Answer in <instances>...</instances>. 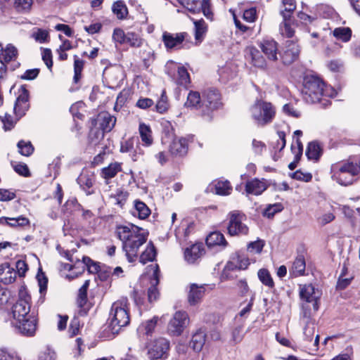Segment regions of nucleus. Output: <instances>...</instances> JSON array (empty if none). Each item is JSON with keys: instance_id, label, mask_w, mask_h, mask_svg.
<instances>
[{"instance_id": "obj_40", "label": "nucleus", "mask_w": 360, "mask_h": 360, "mask_svg": "<svg viewBox=\"0 0 360 360\" xmlns=\"http://www.w3.org/2000/svg\"><path fill=\"white\" fill-rule=\"evenodd\" d=\"M281 15H283L284 20L280 25V33L282 36L285 37L291 38L294 36L295 30L287 21L288 18V15L285 14L284 12H282Z\"/></svg>"}, {"instance_id": "obj_54", "label": "nucleus", "mask_w": 360, "mask_h": 360, "mask_svg": "<svg viewBox=\"0 0 360 360\" xmlns=\"http://www.w3.org/2000/svg\"><path fill=\"white\" fill-rule=\"evenodd\" d=\"M36 278L39 287V292L41 295H44L47 288L48 278L44 271H38Z\"/></svg>"}, {"instance_id": "obj_61", "label": "nucleus", "mask_w": 360, "mask_h": 360, "mask_svg": "<svg viewBox=\"0 0 360 360\" xmlns=\"http://www.w3.org/2000/svg\"><path fill=\"white\" fill-rule=\"evenodd\" d=\"M310 318L307 319L306 326L304 328V335L306 340L311 341L313 339L314 333L315 331V327L314 323L309 321Z\"/></svg>"}, {"instance_id": "obj_29", "label": "nucleus", "mask_w": 360, "mask_h": 360, "mask_svg": "<svg viewBox=\"0 0 360 360\" xmlns=\"http://www.w3.org/2000/svg\"><path fill=\"white\" fill-rule=\"evenodd\" d=\"M139 132L144 146H150L153 143L152 131L150 127L145 123H141L139 127Z\"/></svg>"}, {"instance_id": "obj_13", "label": "nucleus", "mask_w": 360, "mask_h": 360, "mask_svg": "<svg viewBox=\"0 0 360 360\" xmlns=\"http://www.w3.org/2000/svg\"><path fill=\"white\" fill-rule=\"evenodd\" d=\"M103 77L110 87L114 88L120 85L124 79V72L120 66L112 65L104 69Z\"/></svg>"}, {"instance_id": "obj_45", "label": "nucleus", "mask_w": 360, "mask_h": 360, "mask_svg": "<svg viewBox=\"0 0 360 360\" xmlns=\"http://www.w3.org/2000/svg\"><path fill=\"white\" fill-rule=\"evenodd\" d=\"M169 107V103L168 101V97L166 95V91L165 90H162L161 96L155 105L156 111L159 113L162 114L168 110Z\"/></svg>"}, {"instance_id": "obj_14", "label": "nucleus", "mask_w": 360, "mask_h": 360, "mask_svg": "<svg viewBox=\"0 0 360 360\" xmlns=\"http://www.w3.org/2000/svg\"><path fill=\"white\" fill-rule=\"evenodd\" d=\"M116 117L108 112L103 111L98 113L96 118L91 120L92 126L98 127L105 133L110 132L115 125Z\"/></svg>"}, {"instance_id": "obj_37", "label": "nucleus", "mask_w": 360, "mask_h": 360, "mask_svg": "<svg viewBox=\"0 0 360 360\" xmlns=\"http://www.w3.org/2000/svg\"><path fill=\"white\" fill-rule=\"evenodd\" d=\"M354 277V276L351 271H342L339 276L336 288L338 290H344L351 283Z\"/></svg>"}, {"instance_id": "obj_22", "label": "nucleus", "mask_w": 360, "mask_h": 360, "mask_svg": "<svg viewBox=\"0 0 360 360\" xmlns=\"http://www.w3.org/2000/svg\"><path fill=\"white\" fill-rule=\"evenodd\" d=\"M205 254V249L202 243H195L187 248L184 251V258L190 264L195 263Z\"/></svg>"}, {"instance_id": "obj_7", "label": "nucleus", "mask_w": 360, "mask_h": 360, "mask_svg": "<svg viewBox=\"0 0 360 360\" xmlns=\"http://www.w3.org/2000/svg\"><path fill=\"white\" fill-rule=\"evenodd\" d=\"M251 116L258 126L264 127L272 122L276 110L273 105L262 100H257L250 108Z\"/></svg>"}, {"instance_id": "obj_56", "label": "nucleus", "mask_w": 360, "mask_h": 360, "mask_svg": "<svg viewBox=\"0 0 360 360\" xmlns=\"http://www.w3.org/2000/svg\"><path fill=\"white\" fill-rule=\"evenodd\" d=\"M264 246V242L262 240H257L251 242L248 245V250L254 254H259L262 251Z\"/></svg>"}, {"instance_id": "obj_48", "label": "nucleus", "mask_w": 360, "mask_h": 360, "mask_svg": "<svg viewBox=\"0 0 360 360\" xmlns=\"http://www.w3.org/2000/svg\"><path fill=\"white\" fill-rule=\"evenodd\" d=\"M17 146L19 150V153L24 156H30L34 152V146L30 141H25L21 140L18 141Z\"/></svg>"}, {"instance_id": "obj_35", "label": "nucleus", "mask_w": 360, "mask_h": 360, "mask_svg": "<svg viewBox=\"0 0 360 360\" xmlns=\"http://www.w3.org/2000/svg\"><path fill=\"white\" fill-rule=\"evenodd\" d=\"M77 183L86 191L87 195L91 193V192L87 191L91 188L94 185V179L93 175L88 174H81L77 179Z\"/></svg>"}, {"instance_id": "obj_8", "label": "nucleus", "mask_w": 360, "mask_h": 360, "mask_svg": "<svg viewBox=\"0 0 360 360\" xmlns=\"http://www.w3.org/2000/svg\"><path fill=\"white\" fill-rule=\"evenodd\" d=\"M189 323L190 319L188 313L182 310L176 311L168 322L167 333L170 336L179 337L183 334Z\"/></svg>"}, {"instance_id": "obj_16", "label": "nucleus", "mask_w": 360, "mask_h": 360, "mask_svg": "<svg viewBox=\"0 0 360 360\" xmlns=\"http://www.w3.org/2000/svg\"><path fill=\"white\" fill-rule=\"evenodd\" d=\"M300 48L297 42L293 40L286 41V47L281 56L282 61L285 65H290L296 60L300 55Z\"/></svg>"}, {"instance_id": "obj_11", "label": "nucleus", "mask_w": 360, "mask_h": 360, "mask_svg": "<svg viewBox=\"0 0 360 360\" xmlns=\"http://www.w3.org/2000/svg\"><path fill=\"white\" fill-rule=\"evenodd\" d=\"M245 215L239 211L231 212L228 215V233L231 236H245L248 233V227L243 223Z\"/></svg>"}, {"instance_id": "obj_9", "label": "nucleus", "mask_w": 360, "mask_h": 360, "mask_svg": "<svg viewBox=\"0 0 360 360\" xmlns=\"http://www.w3.org/2000/svg\"><path fill=\"white\" fill-rule=\"evenodd\" d=\"M220 94L216 89H208L203 93L202 117L211 120L212 112L220 105Z\"/></svg>"}, {"instance_id": "obj_38", "label": "nucleus", "mask_w": 360, "mask_h": 360, "mask_svg": "<svg viewBox=\"0 0 360 360\" xmlns=\"http://www.w3.org/2000/svg\"><path fill=\"white\" fill-rule=\"evenodd\" d=\"M26 271H18L20 276H25ZM18 271H0V283L8 285L13 283L17 277Z\"/></svg>"}, {"instance_id": "obj_32", "label": "nucleus", "mask_w": 360, "mask_h": 360, "mask_svg": "<svg viewBox=\"0 0 360 360\" xmlns=\"http://www.w3.org/2000/svg\"><path fill=\"white\" fill-rule=\"evenodd\" d=\"M306 155L309 160L317 161L321 155V148L316 141L310 142L306 150Z\"/></svg>"}, {"instance_id": "obj_3", "label": "nucleus", "mask_w": 360, "mask_h": 360, "mask_svg": "<svg viewBox=\"0 0 360 360\" xmlns=\"http://www.w3.org/2000/svg\"><path fill=\"white\" fill-rule=\"evenodd\" d=\"M302 94L304 100L309 103H316L323 101L324 106L330 103L325 97L335 96L333 89L326 86L325 83L318 77L307 75L304 77Z\"/></svg>"}, {"instance_id": "obj_57", "label": "nucleus", "mask_w": 360, "mask_h": 360, "mask_svg": "<svg viewBox=\"0 0 360 360\" xmlns=\"http://www.w3.org/2000/svg\"><path fill=\"white\" fill-rule=\"evenodd\" d=\"M128 197V193L122 190H117L115 195H111L110 198H113L115 201V204L122 207L125 203Z\"/></svg>"}, {"instance_id": "obj_24", "label": "nucleus", "mask_w": 360, "mask_h": 360, "mask_svg": "<svg viewBox=\"0 0 360 360\" xmlns=\"http://www.w3.org/2000/svg\"><path fill=\"white\" fill-rule=\"evenodd\" d=\"M267 188L264 179L259 180L257 178L248 181L245 184V191L248 194L255 195H261Z\"/></svg>"}, {"instance_id": "obj_42", "label": "nucleus", "mask_w": 360, "mask_h": 360, "mask_svg": "<svg viewBox=\"0 0 360 360\" xmlns=\"http://www.w3.org/2000/svg\"><path fill=\"white\" fill-rule=\"evenodd\" d=\"M195 39L198 42H201L207 32V25L203 20H195Z\"/></svg>"}, {"instance_id": "obj_31", "label": "nucleus", "mask_w": 360, "mask_h": 360, "mask_svg": "<svg viewBox=\"0 0 360 360\" xmlns=\"http://www.w3.org/2000/svg\"><path fill=\"white\" fill-rule=\"evenodd\" d=\"M202 103L200 94L198 91H191L185 103V106L190 108H200L202 110Z\"/></svg>"}, {"instance_id": "obj_50", "label": "nucleus", "mask_w": 360, "mask_h": 360, "mask_svg": "<svg viewBox=\"0 0 360 360\" xmlns=\"http://www.w3.org/2000/svg\"><path fill=\"white\" fill-rule=\"evenodd\" d=\"M126 44H129L131 47H140L143 44V39L141 37L134 32H127L126 35Z\"/></svg>"}, {"instance_id": "obj_52", "label": "nucleus", "mask_w": 360, "mask_h": 360, "mask_svg": "<svg viewBox=\"0 0 360 360\" xmlns=\"http://www.w3.org/2000/svg\"><path fill=\"white\" fill-rule=\"evenodd\" d=\"M283 210V206L281 203H275L269 205L263 212V215L268 218H271L275 214L281 212Z\"/></svg>"}, {"instance_id": "obj_5", "label": "nucleus", "mask_w": 360, "mask_h": 360, "mask_svg": "<svg viewBox=\"0 0 360 360\" xmlns=\"http://www.w3.org/2000/svg\"><path fill=\"white\" fill-rule=\"evenodd\" d=\"M300 297L302 304V314L304 319H309L319 308L321 292L311 284L300 285Z\"/></svg>"}, {"instance_id": "obj_26", "label": "nucleus", "mask_w": 360, "mask_h": 360, "mask_svg": "<svg viewBox=\"0 0 360 360\" xmlns=\"http://www.w3.org/2000/svg\"><path fill=\"white\" fill-rule=\"evenodd\" d=\"M159 320V316H154L152 319L141 323L137 329L138 333L147 336L152 335Z\"/></svg>"}, {"instance_id": "obj_63", "label": "nucleus", "mask_w": 360, "mask_h": 360, "mask_svg": "<svg viewBox=\"0 0 360 360\" xmlns=\"http://www.w3.org/2000/svg\"><path fill=\"white\" fill-rule=\"evenodd\" d=\"M283 4L285 6V9L281 12H284L288 15V18L290 17V14L295 11L296 8V3L295 0H283Z\"/></svg>"}, {"instance_id": "obj_39", "label": "nucleus", "mask_w": 360, "mask_h": 360, "mask_svg": "<svg viewBox=\"0 0 360 360\" xmlns=\"http://www.w3.org/2000/svg\"><path fill=\"white\" fill-rule=\"evenodd\" d=\"M156 257V250L153 244L150 242L147 245L145 251L140 256V262L146 264L148 262H152Z\"/></svg>"}, {"instance_id": "obj_10", "label": "nucleus", "mask_w": 360, "mask_h": 360, "mask_svg": "<svg viewBox=\"0 0 360 360\" xmlns=\"http://www.w3.org/2000/svg\"><path fill=\"white\" fill-rule=\"evenodd\" d=\"M170 349V342L165 338H158L148 345V356L150 360L166 359Z\"/></svg>"}, {"instance_id": "obj_36", "label": "nucleus", "mask_w": 360, "mask_h": 360, "mask_svg": "<svg viewBox=\"0 0 360 360\" xmlns=\"http://www.w3.org/2000/svg\"><path fill=\"white\" fill-rule=\"evenodd\" d=\"M317 14L323 18H334L337 16V13L334 8L327 4H319L316 7Z\"/></svg>"}, {"instance_id": "obj_53", "label": "nucleus", "mask_w": 360, "mask_h": 360, "mask_svg": "<svg viewBox=\"0 0 360 360\" xmlns=\"http://www.w3.org/2000/svg\"><path fill=\"white\" fill-rule=\"evenodd\" d=\"M135 139L131 138L128 140H126L125 141L122 142L121 143L120 146V151L122 153H129L132 152L133 150L135 152V153H137V150L134 149ZM136 154L134 155L133 160H136Z\"/></svg>"}, {"instance_id": "obj_27", "label": "nucleus", "mask_w": 360, "mask_h": 360, "mask_svg": "<svg viewBox=\"0 0 360 360\" xmlns=\"http://www.w3.org/2000/svg\"><path fill=\"white\" fill-rule=\"evenodd\" d=\"M206 245L208 247L222 246L225 248L228 245V243L221 233L214 231L207 236Z\"/></svg>"}, {"instance_id": "obj_59", "label": "nucleus", "mask_w": 360, "mask_h": 360, "mask_svg": "<svg viewBox=\"0 0 360 360\" xmlns=\"http://www.w3.org/2000/svg\"><path fill=\"white\" fill-rule=\"evenodd\" d=\"M258 277L264 285L270 288H272L274 285V283L269 274V271H258Z\"/></svg>"}, {"instance_id": "obj_1", "label": "nucleus", "mask_w": 360, "mask_h": 360, "mask_svg": "<svg viewBox=\"0 0 360 360\" xmlns=\"http://www.w3.org/2000/svg\"><path fill=\"white\" fill-rule=\"evenodd\" d=\"M31 297L25 290H20L19 298L11 310V325L18 331L27 337L33 336L37 330V319L30 312Z\"/></svg>"}, {"instance_id": "obj_58", "label": "nucleus", "mask_w": 360, "mask_h": 360, "mask_svg": "<svg viewBox=\"0 0 360 360\" xmlns=\"http://www.w3.org/2000/svg\"><path fill=\"white\" fill-rule=\"evenodd\" d=\"M290 176L296 180L302 181L304 182H309L312 179V175L309 172H302L301 170H297L296 172L292 173Z\"/></svg>"}, {"instance_id": "obj_4", "label": "nucleus", "mask_w": 360, "mask_h": 360, "mask_svg": "<svg viewBox=\"0 0 360 360\" xmlns=\"http://www.w3.org/2000/svg\"><path fill=\"white\" fill-rule=\"evenodd\" d=\"M110 320L108 328L112 335L117 334L122 327L127 326L129 323L130 318L127 298H122L112 304Z\"/></svg>"}, {"instance_id": "obj_28", "label": "nucleus", "mask_w": 360, "mask_h": 360, "mask_svg": "<svg viewBox=\"0 0 360 360\" xmlns=\"http://www.w3.org/2000/svg\"><path fill=\"white\" fill-rule=\"evenodd\" d=\"M30 223L29 219L22 216H19L15 218H10L6 217H0V224L7 225L10 227L15 228V227H22L28 225Z\"/></svg>"}, {"instance_id": "obj_34", "label": "nucleus", "mask_w": 360, "mask_h": 360, "mask_svg": "<svg viewBox=\"0 0 360 360\" xmlns=\"http://www.w3.org/2000/svg\"><path fill=\"white\" fill-rule=\"evenodd\" d=\"M134 209L133 214L136 215L137 214L141 219H145L150 214V210L141 200H136L134 201Z\"/></svg>"}, {"instance_id": "obj_21", "label": "nucleus", "mask_w": 360, "mask_h": 360, "mask_svg": "<svg viewBox=\"0 0 360 360\" xmlns=\"http://www.w3.org/2000/svg\"><path fill=\"white\" fill-rule=\"evenodd\" d=\"M68 267V270H72L73 269H82V270H91V268H94V270H101L103 268L100 262H94L90 257L84 256L82 260H77L74 264H66L65 268Z\"/></svg>"}, {"instance_id": "obj_25", "label": "nucleus", "mask_w": 360, "mask_h": 360, "mask_svg": "<svg viewBox=\"0 0 360 360\" xmlns=\"http://www.w3.org/2000/svg\"><path fill=\"white\" fill-rule=\"evenodd\" d=\"M206 338L207 335L204 330L201 328L197 330L192 335L190 346L194 351L200 352L205 345Z\"/></svg>"}, {"instance_id": "obj_19", "label": "nucleus", "mask_w": 360, "mask_h": 360, "mask_svg": "<svg viewBox=\"0 0 360 360\" xmlns=\"http://www.w3.org/2000/svg\"><path fill=\"white\" fill-rule=\"evenodd\" d=\"M186 36V32L171 34L165 32L162 34V41L167 50L172 49L181 45Z\"/></svg>"}, {"instance_id": "obj_6", "label": "nucleus", "mask_w": 360, "mask_h": 360, "mask_svg": "<svg viewBox=\"0 0 360 360\" xmlns=\"http://www.w3.org/2000/svg\"><path fill=\"white\" fill-rule=\"evenodd\" d=\"M331 174L333 179L339 184L348 186L354 182L356 176L359 175V167L354 162L342 161L331 166Z\"/></svg>"}, {"instance_id": "obj_64", "label": "nucleus", "mask_w": 360, "mask_h": 360, "mask_svg": "<svg viewBox=\"0 0 360 360\" xmlns=\"http://www.w3.org/2000/svg\"><path fill=\"white\" fill-rule=\"evenodd\" d=\"M32 36L37 41L44 43L47 41L49 32L42 29H37V32H34Z\"/></svg>"}, {"instance_id": "obj_15", "label": "nucleus", "mask_w": 360, "mask_h": 360, "mask_svg": "<svg viewBox=\"0 0 360 360\" xmlns=\"http://www.w3.org/2000/svg\"><path fill=\"white\" fill-rule=\"evenodd\" d=\"M29 108V92L24 86H22L20 89V94L15 101L13 110L16 116L21 117L25 114Z\"/></svg>"}, {"instance_id": "obj_12", "label": "nucleus", "mask_w": 360, "mask_h": 360, "mask_svg": "<svg viewBox=\"0 0 360 360\" xmlns=\"http://www.w3.org/2000/svg\"><path fill=\"white\" fill-rule=\"evenodd\" d=\"M159 272L148 271L142 274L140 278L143 284L150 285L148 290V300L150 303L156 302L160 297V292L157 288L159 283Z\"/></svg>"}, {"instance_id": "obj_30", "label": "nucleus", "mask_w": 360, "mask_h": 360, "mask_svg": "<svg viewBox=\"0 0 360 360\" xmlns=\"http://www.w3.org/2000/svg\"><path fill=\"white\" fill-rule=\"evenodd\" d=\"M248 52L251 58L252 63L254 66L259 68L266 67L265 58L261 55L259 51L255 47H250Z\"/></svg>"}, {"instance_id": "obj_18", "label": "nucleus", "mask_w": 360, "mask_h": 360, "mask_svg": "<svg viewBox=\"0 0 360 360\" xmlns=\"http://www.w3.org/2000/svg\"><path fill=\"white\" fill-rule=\"evenodd\" d=\"M250 264V260L248 257L236 254L231 256L224 270H245Z\"/></svg>"}, {"instance_id": "obj_49", "label": "nucleus", "mask_w": 360, "mask_h": 360, "mask_svg": "<svg viewBox=\"0 0 360 360\" xmlns=\"http://www.w3.org/2000/svg\"><path fill=\"white\" fill-rule=\"evenodd\" d=\"M231 190L232 187L228 181H219L215 184V192L218 195H229Z\"/></svg>"}, {"instance_id": "obj_20", "label": "nucleus", "mask_w": 360, "mask_h": 360, "mask_svg": "<svg viewBox=\"0 0 360 360\" xmlns=\"http://www.w3.org/2000/svg\"><path fill=\"white\" fill-rule=\"evenodd\" d=\"M259 46L266 56V58L272 61L278 60V44L274 39H263L259 42Z\"/></svg>"}, {"instance_id": "obj_47", "label": "nucleus", "mask_w": 360, "mask_h": 360, "mask_svg": "<svg viewBox=\"0 0 360 360\" xmlns=\"http://www.w3.org/2000/svg\"><path fill=\"white\" fill-rule=\"evenodd\" d=\"M89 285V281H85L83 285L79 289L77 298V304L79 307H83L87 302V289Z\"/></svg>"}, {"instance_id": "obj_46", "label": "nucleus", "mask_w": 360, "mask_h": 360, "mask_svg": "<svg viewBox=\"0 0 360 360\" xmlns=\"http://www.w3.org/2000/svg\"><path fill=\"white\" fill-rule=\"evenodd\" d=\"M105 134L99 127L93 126L89 134V139L92 144L96 145L104 138Z\"/></svg>"}, {"instance_id": "obj_23", "label": "nucleus", "mask_w": 360, "mask_h": 360, "mask_svg": "<svg viewBox=\"0 0 360 360\" xmlns=\"http://www.w3.org/2000/svg\"><path fill=\"white\" fill-rule=\"evenodd\" d=\"M204 285H198L195 283L190 285L188 293V302L190 305L194 306L198 304L205 295Z\"/></svg>"}, {"instance_id": "obj_55", "label": "nucleus", "mask_w": 360, "mask_h": 360, "mask_svg": "<svg viewBox=\"0 0 360 360\" xmlns=\"http://www.w3.org/2000/svg\"><path fill=\"white\" fill-rule=\"evenodd\" d=\"M33 0H15V7L19 12H29L31 10Z\"/></svg>"}, {"instance_id": "obj_2", "label": "nucleus", "mask_w": 360, "mask_h": 360, "mask_svg": "<svg viewBox=\"0 0 360 360\" xmlns=\"http://www.w3.org/2000/svg\"><path fill=\"white\" fill-rule=\"evenodd\" d=\"M134 224L120 226L117 229V236L122 241L123 249L129 262L136 259L139 248L146 242L147 237Z\"/></svg>"}, {"instance_id": "obj_17", "label": "nucleus", "mask_w": 360, "mask_h": 360, "mask_svg": "<svg viewBox=\"0 0 360 360\" xmlns=\"http://www.w3.org/2000/svg\"><path fill=\"white\" fill-rule=\"evenodd\" d=\"M188 141L185 138H175L169 147V153L174 158L184 157L188 153Z\"/></svg>"}, {"instance_id": "obj_33", "label": "nucleus", "mask_w": 360, "mask_h": 360, "mask_svg": "<svg viewBox=\"0 0 360 360\" xmlns=\"http://www.w3.org/2000/svg\"><path fill=\"white\" fill-rule=\"evenodd\" d=\"M121 169L122 167L120 163L113 162L102 169L101 175L104 179H110L115 177Z\"/></svg>"}, {"instance_id": "obj_62", "label": "nucleus", "mask_w": 360, "mask_h": 360, "mask_svg": "<svg viewBox=\"0 0 360 360\" xmlns=\"http://www.w3.org/2000/svg\"><path fill=\"white\" fill-rule=\"evenodd\" d=\"M127 33H124L123 30L120 28H115L113 31L112 39L115 41L120 44H125Z\"/></svg>"}, {"instance_id": "obj_43", "label": "nucleus", "mask_w": 360, "mask_h": 360, "mask_svg": "<svg viewBox=\"0 0 360 360\" xmlns=\"http://www.w3.org/2000/svg\"><path fill=\"white\" fill-rule=\"evenodd\" d=\"M112 10L118 19L126 18L128 11L126 4L123 1H117L112 4Z\"/></svg>"}, {"instance_id": "obj_41", "label": "nucleus", "mask_w": 360, "mask_h": 360, "mask_svg": "<svg viewBox=\"0 0 360 360\" xmlns=\"http://www.w3.org/2000/svg\"><path fill=\"white\" fill-rule=\"evenodd\" d=\"M333 36L338 40L347 42L352 37V30L349 27H337L333 32Z\"/></svg>"}, {"instance_id": "obj_51", "label": "nucleus", "mask_w": 360, "mask_h": 360, "mask_svg": "<svg viewBox=\"0 0 360 360\" xmlns=\"http://www.w3.org/2000/svg\"><path fill=\"white\" fill-rule=\"evenodd\" d=\"M177 74V82L179 85L186 86L191 82L190 75L184 66L178 68Z\"/></svg>"}, {"instance_id": "obj_44", "label": "nucleus", "mask_w": 360, "mask_h": 360, "mask_svg": "<svg viewBox=\"0 0 360 360\" xmlns=\"http://www.w3.org/2000/svg\"><path fill=\"white\" fill-rule=\"evenodd\" d=\"M1 55L4 62L8 63L16 58L18 50L12 44H8L5 49L3 48V51H0V56Z\"/></svg>"}, {"instance_id": "obj_60", "label": "nucleus", "mask_w": 360, "mask_h": 360, "mask_svg": "<svg viewBox=\"0 0 360 360\" xmlns=\"http://www.w3.org/2000/svg\"><path fill=\"white\" fill-rule=\"evenodd\" d=\"M0 360H21V358L15 352L7 349H0Z\"/></svg>"}]
</instances>
